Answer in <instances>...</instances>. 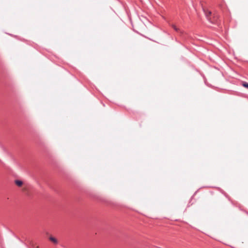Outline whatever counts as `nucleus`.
<instances>
[{
  "instance_id": "nucleus-1",
  "label": "nucleus",
  "mask_w": 248,
  "mask_h": 248,
  "mask_svg": "<svg viewBox=\"0 0 248 248\" xmlns=\"http://www.w3.org/2000/svg\"><path fill=\"white\" fill-rule=\"evenodd\" d=\"M203 11H204V12L205 13V15L206 17L208 18L209 21L210 22H211V23H214V20H212L211 19V18L210 17V16L212 15L211 12L210 11H208V10H205V9H203Z\"/></svg>"
},
{
  "instance_id": "nucleus-2",
  "label": "nucleus",
  "mask_w": 248,
  "mask_h": 248,
  "mask_svg": "<svg viewBox=\"0 0 248 248\" xmlns=\"http://www.w3.org/2000/svg\"><path fill=\"white\" fill-rule=\"evenodd\" d=\"M49 239L50 241H51L52 243H53L54 244H57L58 243V240L55 238V237L52 236H50L49 237Z\"/></svg>"
},
{
  "instance_id": "nucleus-3",
  "label": "nucleus",
  "mask_w": 248,
  "mask_h": 248,
  "mask_svg": "<svg viewBox=\"0 0 248 248\" xmlns=\"http://www.w3.org/2000/svg\"><path fill=\"white\" fill-rule=\"evenodd\" d=\"M15 183L19 187H21L23 185V182L21 180H16L15 181Z\"/></svg>"
},
{
  "instance_id": "nucleus-4",
  "label": "nucleus",
  "mask_w": 248,
  "mask_h": 248,
  "mask_svg": "<svg viewBox=\"0 0 248 248\" xmlns=\"http://www.w3.org/2000/svg\"><path fill=\"white\" fill-rule=\"evenodd\" d=\"M171 26L173 28V29L176 31H179V29L174 25L173 24H172L171 25Z\"/></svg>"
},
{
  "instance_id": "nucleus-5",
  "label": "nucleus",
  "mask_w": 248,
  "mask_h": 248,
  "mask_svg": "<svg viewBox=\"0 0 248 248\" xmlns=\"http://www.w3.org/2000/svg\"><path fill=\"white\" fill-rule=\"evenodd\" d=\"M242 85L245 88H246L248 89V83H247V82H243L242 83Z\"/></svg>"
}]
</instances>
